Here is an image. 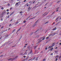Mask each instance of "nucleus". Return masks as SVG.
I'll return each mask as SVG.
<instances>
[{
	"mask_svg": "<svg viewBox=\"0 0 61 61\" xmlns=\"http://www.w3.org/2000/svg\"><path fill=\"white\" fill-rule=\"evenodd\" d=\"M6 13V11L5 10H4V11L2 13V15L3 16H4L5 15V13Z\"/></svg>",
	"mask_w": 61,
	"mask_h": 61,
	"instance_id": "nucleus-1",
	"label": "nucleus"
},
{
	"mask_svg": "<svg viewBox=\"0 0 61 61\" xmlns=\"http://www.w3.org/2000/svg\"><path fill=\"white\" fill-rule=\"evenodd\" d=\"M15 58H10V59L9 60H10L11 61H13V60H15Z\"/></svg>",
	"mask_w": 61,
	"mask_h": 61,
	"instance_id": "nucleus-2",
	"label": "nucleus"
},
{
	"mask_svg": "<svg viewBox=\"0 0 61 61\" xmlns=\"http://www.w3.org/2000/svg\"><path fill=\"white\" fill-rule=\"evenodd\" d=\"M56 34V32L52 34V36H55Z\"/></svg>",
	"mask_w": 61,
	"mask_h": 61,
	"instance_id": "nucleus-3",
	"label": "nucleus"
},
{
	"mask_svg": "<svg viewBox=\"0 0 61 61\" xmlns=\"http://www.w3.org/2000/svg\"><path fill=\"white\" fill-rule=\"evenodd\" d=\"M21 28H20L18 30H17L16 32L17 34V33H18V31H20V29H21Z\"/></svg>",
	"mask_w": 61,
	"mask_h": 61,
	"instance_id": "nucleus-4",
	"label": "nucleus"
},
{
	"mask_svg": "<svg viewBox=\"0 0 61 61\" xmlns=\"http://www.w3.org/2000/svg\"><path fill=\"white\" fill-rule=\"evenodd\" d=\"M8 43H9V41H7V42H6V43H4V44H3V46H5V44H6H6H8Z\"/></svg>",
	"mask_w": 61,
	"mask_h": 61,
	"instance_id": "nucleus-5",
	"label": "nucleus"
},
{
	"mask_svg": "<svg viewBox=\"0 0 61 61\" xmlns=\"http://www.w3.org/2000/svg\"><path fill=\"white\" fill-rule=\"evenodd\" d=\"M56 27H55L52 30H56Z\"/></svg>",
	"mask_w": 61,
	"mask_h": 61,
	"instance_id": "nucleus-6",
	"label": "nucleus"
},
{
	"mask_svg": "<svg viewBox=\"0 0 61 61\" xmlns=\"http://www.w3.org/2000/svg\"><path fill=\"white\" fill-rule=\"evenodd\" d=\"M7 36H8V35L7 34H6L5 36V38H6V37H7Z\"/></svg>",
	"mask_w": 61,
	"mask_h": 61,
	"instance_id": "nucleus-7",
	"label": "nucleus"
},
{
	"mask_svg": "<svg viewBox=\"0 0 61 61\" xmlns=\"http://www.w3.org/2000/svg\"><path fill=\"white\" fill-rule=\"evenodd\" d=\"M53 47V46L52 45L51 46H49V48H51V47Z\"/></svg>",
	"mask_w": 61,
	"mask_h": 61,
	"instance_id": "nucleus-8",
	"label": "nucleus"
},
{
	"mask_svg": "<svg viewBox=\"0 0 61 61\" xmlns=\"http://www.w3.org/2000/svg\"><path fill=\"white\" fill-rule=\"evenodd\" d=\"M42 41H43L42 40H39V41L38 42V43H41V42Z\"/></svg>",
	"mask_w": 61,
	"mask_h": 61,
	"instance_id": "nucleus-9",
	"label": "nucleus"
},
{
	"mask_svg": "<svg viewBox=\"0 0 61 61\" xmlns=\"http://www.w3.org/2000/svg\"><path fill=\"white\" fill-rule=\"evenodd\" d=\"M31 9V8H28L27 9V10H28V11H30V10Z\"/></svg>",
	"mask_w": 61,
	"mask_h": 61,
	"instance_id": "nucleus-10",
	"label": "nucleus"
},
{
	"mask_svg": "<svg viewBox=\"0 0 61 61\" xmlns=\"http://www.w3.org/2000/svg\"><path fill=\"white\" fill-rule=\"evenodd\" d=\"M18 4H19V3H18V2L16 3L15 4V6H16V5H18Z\"/></svg>",
	"mask_w": 61,
	"mask_h": 61,
	"instance_id": "nucleus-11",
	"label": "nucleus"
},
{
	"mask_svg": "<svg viewBox=\"0 0 61 61\" xmlns=\"http://www.w3.org/2000/svg\"><path fill=\"white\" fill-rule=\"evenodd\" d=\"M55 44V42H54L52 44V46H55V44Z\"/></svg>",
	"mask_w": 61,
	"mask_h": 61,
	"instance_id": "nucleus-12",
	"label": "nucleus"
},
{
	"mask_svg": "<svg viewBox=\"0 0 61 61\" xmlns=\"http://www.w3.org/2000/svg\"><path fill=\"white\" fill-rule=\"evenodd\" d=\"M22 37V35H20V40L21 39V38Z\"/></svg>",
	"mask_w": 61,
	"mask_h": 61,
	"instance_id": "nucleus-13",
	"label": "nucleus"
},
{
	"mask_svg": "<svg viewBox=\"0 0 61 61\" xmlns=\"http://www.w3.org/2000/svg\"><path fill=\"white\" fill-rule=\"evenodd\" d=\"M14 12H15V11H13L11 13V14L12 15H13V14L14 13Z\"/></svg>",
	"mask_w": 61,
	"mask_h": 61,
	"instance_id": "nucleus-14",
	"label": "nucleus"
},
{
	"mask_svg": "<svg viewBox=\"0 0 61 61\" xmlns=\"http://www.w3.org/2000/svg\"><path fill=\"white\" fill-rule=\"evenodd\" d=\"M27 54V53H26V52H25L24 54L23 55H26Z\"/></svg>",
	"mask_w": 61,
	"mask_h": 61,
	"instance_id": "nucleus-15",
	"label": "nucleus"
},
{
	"mask_svg": "<svg viewBox=\"0 0 61 61\" xmlns=\"http://www.w3.org/2000/svg\"><path fill=\"white\" fill-rule=\"evenodd\" d=\"M28 59V57H27L26 58L25 60H27Z\"/></svg>",
	"mask_w": 61,
	"mask_h": 61,
	"instance_id": "nucleus-16",
	"label": "nucleus"
},
{
	"mask_svg": "<svg viewBox=\"0 0 61 61\" xmlns=\"http://www.w3.org/2000/svg\"><path fill=\"white\" fill-rule=\"evenodd\" d=\"M15 31V29H14L12 31V33H14Z\"/></svg>",
	"mask_w": 61,
	"mask_h": 61,
	"instance_id": "nucleus-17",
	"label": "nucleus"
},
{
	"mask_svg": "<svg viewBox=\"0 0 61 61\" xmlns=\"http://www.w3.org/2000/svg\"><path fill=\"white\" fill-rule=\"evenodd\" d=\"M32 53V50H31L30 53V54H31V53Z\"/></svg>",
	"mask_w": 61,
	"mask_h": 61,
	"instance_id": "nucleus-18",
	"label": "nucleus"
},
{
	"mask_svg": "<svg viewBox=\"0 0 61 61\" xmlns=\"http://www.w3.org/2000/svg\"><path fill=\"white\" fill-rule=\"evenodd\" d=\"M54 49V48L53 47L51 49H50V51H52V50H53V49Z\"/></svg>",
	"mask_w": 61,
	"mask_h": 61,
	"instance_id": "nucleus-19",
	"label": "nucleus"
},
{
	"mask_svg": "<svg viewBox=\"0 0 61 61\" xmlns=\"http://www.w3.org/2000/svg\"><path fill=\"white\" fill-rule=\"evenodd\" d=\"M36 17V16L34 17L33 18H31V19H29V20H30V19H33V18H35V17Z\"/></svg>",
	"mask_w": 61,
	"mask_h": 61,
	"instance_id": "nucleus-20",
	"label": "nucleus"
},
{
	"mask_svg": "<svg viewBox=\"0 0 61 61\" xmlns=\"http://www.w3.org/2000/svg\"><path fill=\"white\" fill-rule=\"evenodd\" d=\"M36 24H34L33 25V27H34V26H36Z\"/></svg>",
	"mask_w": 61,
	"mask_h": 61,
	"instance_id": "nucleus-21",
	"label": "nucleus"
},
{
	"mask_svg": "<svg viewBox=\"0 0 61 61\" xmlns=\"http://www.w3.org/2000/svg\"><path fill=\"white\" fill-rule=\"evenodd\" d=\"M38 30H39V29L38 30H37L35 31V32H34V33H36V32H37V31H38Z\"/></svg>",
	"mask_w": 61,
	"mask_h": 61,
	"instance_id": "nucleus-22",
	"label": "nucleus"
},
{
	"mask_svg": "<svg viewBox=\"0 0 61 61\" xmlns=\"http://www.w3.org/2000/svg\"><path fill=\"white\" fill-rule=\"evenodd\" d=\"M42 38H43L42 37L40 38V39H39L40 40H41V39H42Z\"/></svg>",
	"mask_w": 61,
	"mask_h": 61,
	"instance_id": "nucleus-23",
	"label": "nucleus"
},
{
	"mask_svg": "<svg viewBox=\"0 0 61 61\" xmlns=\"http://www.w3.org/2000/svg\"><path fill=\"white\" fill-rule=\"evenodd\" d=\"M38 20H37L35 22V24H36L38 22Z\"/></svg>",
	"mask_w": 61,
	"mask_h": 61,
	"instance_id": "nucleus-24",
	"label": "nucleus"
},
{
	"mask_svg": "<svg viewBox=\"0 0 61 61\" xmlns=\"http://www.w3.org/2000/svg\"><path fill=\"white\" fill-rule=\"evenodd\" d=\"M49 22V21H47V22H46L45 23V24H47V23H48Z\"/></svg>",
	"mask_w": 61,
	"mask_h": 61,
	"instance_id": "nucleus-25",
	"label": "nucleus"
},
{
	"mask_svg": "<svg viewBox=\"0 0 61 61\" xmlns=\"http://www.w3.org/2000/svg\"><path fill=\"white\" fill-rule=\"evenodd\" d=\"M58 56H59L57 55L56 56V57H57V58H58Z\"/></svg>",
	"mask_w": 61,
	"mask_h": 61,
	"instance_id": "nucleus-26",
	"label": "nucleus"
},
{
	"mask_svg": "<svg viewBox=\"0 0 61 61\" xmlns=\"http://www.w3.org/2000/svg\"><path fill=\"white\" fill-rule=\"evenodd\" d=\"M45 39V37L44 38H43L42 39V40H44Z\"/></svg>",
	"mask_w": 61,
	"mask_h": 61,
	"instance_id": "nucleus-27",
	"label": "nucleus"
},
{
	"mask_svg": "<svg viewBox=\"0 0 61 61\" xmlns=\"http://www.w3.org/2000/svg\"><path fill=\"white\" fill-rule=\"evenodd\" d=\"M43 61H46V59H44L43 60Z\"/></svg>",
	"mask_w": 61,
	"mask_h": 61,
	"instance_id": "nucleus-28",
	"label": "nucleus"
},
{
	"mask_svg": "<svg viewBox=\"0 0 61 61\" xmlns=\"http://www.w3.org/2000/svg\"><path fill=\"white\" fill-rule=\"evenodd\" d=\"M32 59H33V58H31L29 59V61H30V60H32Z\"/></svg>",
	"mask_w": 61,
	"mask_h": 61,
	"instance_id": "nucleus-29",
	"label": "nucleus"
},
{
	"mask_svg": "<svg viewBox=\"0 0 61 61\" xmlns=\"http://www.w3.org/2000/svg\"><path fill=\"white\" fill-rule=\"evenodd\" d=\"M47 12H46L45 13H44V14H43V15H45V14H46V13Z\"/></svg>",
	"mask_w": 61,
	"mask_h": 61,
	"instance_id": "nucleus-30",
	"label": "nucleus"
},
{
	"mask_svg": "<svg viewBox=\"0 0 61 61\" xmlns=\"http://www.w3.org/2000/svg\"><path fill=\"white\" fill-rule=\"evenodd\" d=\"M10 4H9V3H8V6H10Z\"/></svg>",
	"mask_w": 61,
	"mask_h": 61,
	"instance_id": "nucleus-31",
	"label": "nucleus"
},
{
	"mask_svg": "<svg viewBox=\"0 0 61 61\" xmlns=\"http://www.w3.org/2000/svg\"><path fill=\"white\" fill-rule=\"evenodd\" d=\"M9 9H7V10H6V11H7V12H8V11H9Z\"/></svg>",
	"mask_w": 61,
	"mask_h": 61,
	"instance_id": "nucleus-32",
	"label": "nucleus"
},
{
	"mask_svg": "<svg viewBox=\"0 0 61 61\" xmlns=\"http://www.w3.org/2000/svg\"><path fill=\"white\" fill-rule=\"evenodd\" d=\"M23 13V12L21 11L20 12V14H21V13Z\"/></svg>",
	"mask_w": 61,
	"mask_h": 61,
	"instance_id": "nucleus-33",
	"label": "nucleus"
},
{
	"mask_svg": "<svg viewBox=\"0 0 61 61\" xmlns=\"http://www.w3.org/2000/svg\"><path fill=\"white\" fill-rule=\"evenodd\" d=\"M49 13V12H48V13H47L45 15H44V16H45V15H47V14H48V13Z\"/></svg>",
	"mask_w": 61,
	"mask_h": 61,
	"instance_id": "nucleus-34",
	"label": "nucleus"
},
{
	"mask_svg": "<svg viewBox=\"0 0 61 61\" xmlns=\"http://www.w3.org/2000/svg\"><path fill=\"white\" fill-rule=\"evenodd\" d=\"M23 57L24 58H25V57H26V56H23Z\"/></svg>",
	"mask_w": 61,
	"mask_h": 61,
	"instance_id": "nucleus-35",
	"label": "nucleus"
},
{
	"mask_svg": "<svg viewBox=\"0 0 61 61\" xmlns=\"http://www.w3.org/2000/svg\"><path fill=\"white\" fill-rule=\"evenodd\" d=\"M26 21H24L23 22L24 23H25V22H26Z\"/></svg>",
	"mask_w": 61,
	"mask_h": 61,
	"instance_id": "nucleus-36",
	"label": "nucleus"
},
{
	"mask_svg": "<svg viewBox=\"0 0 61 61\" xmlns=\"http://www.w3.org/2000/svg\"><path fill=\"white\" fill-rule=\"evenodd\" d=\"M37 47V46H35V47L34 48V49H35V48H36V47Z\"/></svg>",
	"mask_w": 61,
	"mask_h": 61,
	"instance_id": "nucleus-37",
	"label": "nucleus"
},
{
	"mask_svg": "<svg viewBox=\"0 0 61 61\" xmlns=\"http://www.w3.org/2000/svg\"><path fill=\"white\" fill-rule=\"evenodd\" d=\"M9 14V12H8L7 13V15H8V14Z\"/></svg>",
	"mask_w": 61,
	"mask_h": 61,
	"instance_id": "nucleus-38",
	"label": "nucleus"
},
{
	"mask_svg": "<svg viewBox=\"0 0 61 61\" xmlns=\"http://www.w3.org/2000/svg\"><path fill=\"white\" fill-rule=\"evenodd\" d=\"M49 37H47L46 38V39H48V38Z\"/></svg>",
	"mask_w": 61,
	"mask_h": 61,
	"instance_id": "nucleus-39",
	"label": "nucleus"
},
{
	"mask_svg": "<svg viewBox=\"0 0 61 61\" xmlns=\"http://www.w3.org/2000/svg\"><path fill=\"white\" fill-rule=\"evenodd\" d=\"M35 58H36V57L34 58L32 60H34V59H35Z\"/></svg>",
	"mask_w": 61,
	"mask_h": 61,
	"instance_id": "nucleus-40",
	"label": "nucleus"
},
{
	"mask_svg": "<svg viewBox=\"0 0 61 61\" xmlns=\"http://www.w3.org/2000/svg\"><path fill=\"white\" fill-rule=\"evenodd\" d=\"M3 27H4V26H2V27L1 28V29H2V28H3Z\"/></svg>",
	"mask_w": 61,
	"mask_h": 61,
	"instance_id": "nucleus-41",
	"label": "nucleus"
},
{
	"mask_svg": "<svg viewBox=\"0 0 61 61\" xmlns=\"http://www.w3.org/2000/svg\"><path fill=\"white\" fill-rule=\"evenodd\" d=\"M3 32H5V30H3V31H2V32H3Z\"/></svg>",
	"mask_w": 61,
	"mask_h": 61,
	"instance_id": "nucleus-42",
	"label": "nucleus"
},
{
	"mask_svg": "<svg viewBox=\"0 0 61 61\" xmlns=\"http://www.w3.org/2000/svg\"><path fill=\"white\" fill-rule=\"evenodd\" d=\"M57 52H58V51H55V53H57Z\"/></svg>",
	"mask_w": 61,
	"mask_h": 61,
	"instance_id": "nucleus-43",
	"label": "nucleus"
},
{
	"mask_svg": "<svg viewBox=\"0 0 61 61\" xmlns=\"http://www.w3.org/2000/svg\"><path fill=\"white\" fill-rule=\"evenodd\" d=\"M29 18V17H28V18H27L26 19V20H27V19H28Z\"/></svg>",
	"mask_w": 61,
	"mask_h": 61,
	"instance_id": "nucleus-44",
	"label": "nucleus"
},
{
	"mask_svg": "<svg viewBox=\"0 0 61 61\" xmlns=\"http://www.w3.org/2000/svg\"><path fill=\"white\" fill-rule=\"evenodd\" d=\"M47 47L46 48H45L46 50H47Z\"/></svg>",
	"mask_w": 61,
	"mask_h": 61,
	"instance_id": "nucleus-45",
	"label": "nucleus"
},
{
	"mask_svg": "<svg viewBox=\"0 0 61 61\" xmlns=\"http://www.w3.org/2000/svg\"><path fill=\"white\" fill-rule=\"evenodd\" d=\"M61 56H60L59 58V59H60V58H61Z\"/></svg>",
	"mask_w": 61,
	"mask_h": 61,
	"instance_id": "nucleus-46",
	"label": "nucleus"
},
{
	"mask_svg": "<svg viewBox=\"0 0 61 61\" xmlns=\"http://www.w3.org/2000/svg\"><path fill=\"white\" fill-rule=\"evenodd\" d=\"M38 58H36V60H38Z\"/></svg>",
	"mask_w": 61,
	"mask_h": 61,
	"instance_id": "nucleus-47",
	"label": "nucleus"
},
{
	"mask_svg": "<svg viewBox=\"0 0 61 61\" xmlns=\"http://www.w3.org/2000/svg\"><path fill=\"white\" fill-rule=\"evenodd\" d=\"M12 9V8H10V10H11V9Z\"/></svg>",
	"mask_w": 61,
	"mask_h": 61,
	"instance_id": "nucleus-48",
	"label": "nucleus"
},
{
	"mask_svg": "<svg viewBox=\"0 0 61 61\" xmlns=\"http://www.w3.org/2000/svg\"><path fill=\"white\" fill-rule=\"evenodd\" d=\"M13 20V19H11V20L10 21H12V20Z\"/></svg>",
	"mask_w": 61,
	"mask_h": 61,
	"instance_id": "nucleus-49",
	"label": "nucleus"
},
{
	"mask_svg": "<svg viewBox=\"0 0 61 61\" xmlns=\"http://www.w3.org/2000/svg\"><path fill=\"white\" fill-rule=\"evenodd\" d=\"M53 55V53H52L51 54V55Z\"/></svg>",
	"mask_w": 61,
	"mask_h": 61,
	"instance_id": "nucleus-50",
	"label": "nucleus"
},
{
	"mask_svg": "<svg viewBox=\"0 0 61 61\" xmlns=\"http://www.w3.org/2000/svg\"><path fill=\"white\" fill-rule=\"evenodd\" d=\"M3 56V55H1L0 56V57H2V56Z\"/></svg>",
	"mask_w": 61,
	"mask_h": 61,
	"instance_id": "nucleus-51",
	"label": "nucleus"
},
{
	"mask_svg": "<svg viewBox=\"0 0 61 61\" xmlns=\"http://www.w3.org/2000/svg\"><path fill=\"white\" fill-rule=\"evenodd\" d=\"M3 19L2 18L1 19V21H3Z\"/></svg>",
	"mask_w": 61,
	"mask_h": 61,
	"instance_id": "nucleus-52",
	"label": "nucleus"
},
{
	"mask_svg": "<svg viewBox=\"0 0 61 61\" xmlns=\"http://www.w3.org/2000/svg\"><path fill=\"white\" fill-rule=\"evenodd\" d=\"M58 17H57L56 19V20H57V19H58Z\"/></svg>",
	"mask_w": 61,
	"mask_h": 61,
	"instance_id": "nucleus-53",
	"label": "nucleus"
},
{
	"mask_svg": "<svg viewBox=\"0 0 61 61\" xmlns=\"http://www.w3.org/2000/svg\"><path fill=\"white\" fill-rule=\"evenodd\" d=\"M28 5H29V4H27V6H28Z\"/></svg>",
	"mask_w": 61,
	"mask_h": 61,
	"instance_id": "nucleus-54",
	"label": "nucleus"
},
{
	"mask_svg": "<svg viewBox=\"0 0 61 61\" xmlns=\"http://www.w3.org/2000/svg\"><path fill=\"white\" fill-rule=\"evenodd\" d=\"M50 36H52V34H51L50 35Z\"/></svg>",
	"mask_w": 61,
	"mask_h": 61,
	"instance_id": "nucleus-55",
	"label": "nucleus"
},
{
	"mask_svg": "<svg viewBox=\"0 0 61 61\" xmlns=\"http://www.w3.org/2000/svg\"><path fill=\"white\" fill-rule=\"evenodd\" d=\"M39 36V35H37V37H38V36Z\"/></svg>",
	"mask_w": 61,
	"mask_h": 61,
	"instance_id": "nucleus-56",
	"label": "nucleus"
},
{
	"mask_svg": "<svg viewBox=\"0 0 61 61\" xmlns=\"http://www.w3.org/2000/svg\"><path fill=\"white\" fill-rule=\"evenodd\" d=\"M26 1V0H25L24 1V2H25Z\"/></svg>",
	"mask_w": 61,
	"mask_h": 61,
	"instance_id": "nucleus-57",
	"label": "nucleus"
},
{
	"mask_svg": "<svg viewBox=\"0 0 61 61\" xmlns=\"http://www.w3.org/2000/svg\"><path fill=\"white\" fill-rule=\"evenodd\" d=\"M11 24H10V25H9V26H11Z\"/></svg>",
	"mask_w": 61,
	"mask_h": 61,
	"instance_id": "nucleus-58",
	"label": "nucleus"
},
{
	"mask_svg": "<svg viewBox=\"0 0 61 61\" xmlns=\"http://www.w3.org/2000/svg\"><path fill=\"white\" fill-rule=\"evenodd\" d=\"M58 60L57 58H56V60Z\"/></svg>",
	"mask_w": 61,
	"mask_h": 61,
	"instance_id": "nucleus-59",
	"label": "nucleus"
},
{
	"mask_svg": "<svg viewBox=\"0 0 61 61\" xmlns=\"http://www.w3.org/2000/svg\"><path fill=\"white\" fill-rule=\"evenodd\" d=\"M1 9H2V10L4 9V8H1Z\"/></svg>",
	"mask_w": 61,
	"mask_h": 61,
	"instance_id": "nucleus-60",
	"label": "nucleus"
},
{
	"mask_svg": "<svg viewBox=\"0 0 61 61\" xmlns=\"http://www.w3.org/2000/svg\"><path fill=\"white\" fill-rule=\"evenodd\" d=\"M60 2V1H58L57 2V3H59V2Z\"/></svg>",
	"mask_w": 61,
	"mask_h": 61,
	"instance_id": "nucleus-61",
	"label": "nucleus"
},
{
	"mask_svg": "<svg viewBox=\"0 0 61 61\" xmlns=\"http://www.w3.org/2000/svg\"><path fill=\"white\" fill-rule=\"evenodd\" d=\"M58 44V42L56 43V44Z\"/></svg>",
	"mask_w": 61,
	"mask_h": 61,
	"instance_id": "nucleus-62",
	"label": "nucleus"
},
{
	"mask_svg": "<svg viewBox=\"0 0 61 61\" xmlns=\"http://www.w3.org/2000/svg\"><path fill=\"white\" fill-rule=\"evenodd\" d=\"M12 15L11 14V13L10 14V16H11V15Z\"/></svg>",
	"mask_w": 61,
	"mask_h": 61,
	"instance_id": "nucleus-63",
	"label": "nucleus"
},
{
	"mask_svg": "<svg viewBox=\"0 0 61 61\" xmlns=\"http://www.w3.org/2000/svg\"><path fill=\"white\" fill-rule=\"evenodd\" d=\"M59 45H61V43H60Z\"/></svg>",
	"mask_w": 61,
	"mask_h": 61,
	"instance_id": "nucleus-64",
	"label": "nucleus"
}]
</instances>
